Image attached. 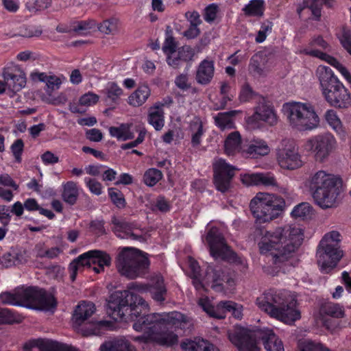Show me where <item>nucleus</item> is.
Returning <instances> with one entry per match:
<instances>
[{
    "label": "nucleus",
    "instance_id": "nucleus-1",
    "mask_svg": "<svg viewBox=\"0 0 351 351\" xmlns=\"http://www.w3.org/2000/svg\"><path fill=\"white\" fill-rule=\"evenodd\" d=\"M303 240V230L296 226L278 227L267 232L258 243L260 252L271 257L276 265L293 256Z\"/></svg>",
    "mask_w": 351,
    "mask_h": 351
},
{
    "label": "nucleus",
    "instance_id": "nucleus-2",
    "mask_svg": "<svg viewBox=\"0 0 351 351\" xmlns=\"http://www.w3.org/2000/svg\"><path fill=\"white\" fill-rule=\"evenodd\" d=\"M149 284L131 282L128 290L112 293L108 301L107 313L114 320L132 319L143 310L148 308V304L136 293L149 291Z\"/></svg>",
    "mask_w": 351,
    "mask_h": 351
},
{
    "label": "nucleus",
    "instance_id": "nucleus-3",
    "mask_svg": "<svg viewBox=\"0 0 351 351\" xmlns=\"http://www.w3.org/2000/svg\"><path fill=\"white\" fill-rule=\"evenodd\" d=\"M258 308L284 323L292 324L301 317L296 295L288 290H269L257 298Z\"/></svg>",
    "mask_w": 351,
    "mask_h": 351
},
{
    "label": "nucleus",
    "instance_id": "nucleus-4",
    "mask_svg": "<svg viewBox=\"0 0 351 351\" xmlns=\"http://www.w3.org/2000/svg\"><path fill=\"white\" fill-rule=\"evenodd\" d=\"M228 339L239 351H261L260 340L267 351H285L282 341L269 328L251 330L237 326L228 332Z\"/></svg>",
    "mask_w": 351,
    "mask_h": 351
},
{
    "label": "nucleus",
    "instance_id": "nucleus-5",
    "mask_svg": "<svg viewBox=\"0 0 351 351\" xmlns=\"http://www.w3.org/2000/svg\"><path fill=\"white\" fill-rule=\"evenodd\" d=\"M336 177L326 171L319 170L311 174L305 182L313 194L316 204L322 208L334 206L339 195Z\"/></svg>",
    "mask_w": 351,
    "mask_h": 351
},
{
    "label": "nucleus",
    "instance_id": "nucleus-6",
    "mask_svg": "<svg viewBox=\"0 0 351 351\" xmlns=\"http://www.w3.org/2000/svg\"><path fill=\"white\" fill-rule=\"evenodd\" d=\"M282 112L289 127L296 130H315L320 125V118L313 105L306 102L285 103Z\"/></svg>",
    "mask_w": 351,
    "mask_h": 351
},
{
    "label": "nucleus",
    "instance_id": "nucleus-7",
    "mask_svg": "<svg viewBox=\"0 0 351 351\" xmlns=\"http://www.w3.org/2000/svg\"><path fill=\"white\" fill-rule=\"evenodd\" d=\"M147 310H143L136 317L128 319H121V321L128 322L134 321L133 328L137 332H143L152 339L154 333L157 330H161L166 327L167 324H173L178 327L187 326V319L185 315L178 311H172L168 313H152L147 315L141 316Z\"/></svg>",
    "mask_w": 351,
    "mask_h": 351
},
{
    "label": "nucleus",
    "instance_id": "nucleus-8",
    "mask_svg": "<svg viewBox=\"0 0 351 351\" xmlns=\"http://www.w3.org/2000/svg\"><path fill=\"white\" fill-rule=\"evenodd\" d=\"M317 73L326 100L332 106L346 107L350 103V95L332 69L328 66H320Z\"/></svg>",
    "mask_w": 351,
    "mask_h": 351
},
{
    "label": "nucleus",
    "instance_id": "nucleus-9",
    "mask_svg": "<svg viewBox=\"0 0 351 351\" xmlns=\"http://www.w3.org/2000/svg\"><path fill=\"white\" fill-rule=\"evenodd\" d=\"M285 205V200L279 196L259 193L251 200L250 207L256 221L262 223L278 217Z\"/></svg>",
    "mask_w": 351,
    "mask_h": 351
},
{
    "label": "nucleus",
    "instance_id": "nucleus-10",
    "mask_svg": "<svg viewBox=\"0 0 351 351\" xmlns=\"http://www.w3.org/2000/svg\"><path fill=\"white\" fill-rule=\"evenodd\" d=\"M149 266L147 256L140 251L126 247L118 255L116 267L119 273L130 279H134L144 275Z\"/></svg>",
    "mask_w": 351,
    "mask_h": 351
},
{
    "label": "nucleus",
    "instance_id": "nucleus-11",
    "mask_svg": "<svg viewBox=\"0 0 351 351\" xmlns=\"http://www.w3.org/2000/svg\"><path fill=\"white\" fill-rule=\"evenodd\" d=\"M111 261V257L106 252L97 250L88 251L80 255L69 264L70 278L72 281H74L77 271L85 267L92 269L96 274L103 272L104 267L110 265Z\"/></svg>",
    "mask_w": 351,
    "mask_h": 351
},
{
    "label": "nucleus",
    "instance_id": "nucleus-12",
    "mask_svg": "<svg viewBox=\"0 0 351 351\" xmlns=\"http://www.w3.org/2000/svg\"><path fill=\"white\" fill-rule=\"evenodd\" d=\"M210 249V255L215 259L227 260L241 266V270L245 271L247 263L245 258L239 256L225 243L224 239L218 228L213 227L208 232L205 238Z\"/></svg>",
    "mask_w": 351,
    "mask_h": 351
},
{
    "label": "nucleus",
    "instance_id": "nucleus-13",
    "mask_svg": "<svg viewBox=\"0 0 351 351\" xmlns=\"http://www.w3.org/2000/svg\"><path fill=\"white\" fill-rule=\"evenodd\" d=\"M224 283L232 287L234 285V280L225 275L219 267L211 265L207 267L202 280H201L200 276H193V284L197 290L204 288L205 286H209L215 291L221 292L223 290Z\"/></svg>",
    "mask_w": 351,
    "mask_h": 351
},
{
    "label": "nucleus",
    "instance_id": "nucleus-14",
    "mask_svg": "<svg viewBox=\"0 0 351 351\" xmlns=\"http://www.w3.org/2000/svg\"><path fill=\"white\" fill-rule=\"evenodd\" d=\"M277 160L279 165L286 169H295L302 165L301 156L293 140L284 139L277 150Z\"/></svg>",
    "mask_w": 351,
    "mask_h": 351
},
{
    "label": "nucleus",
    "instance_id": "nucleus-15",
    "mask_svg": "<svg viewBox=\"0 0 351 351\" xmlns=\"http://www.w3.org/2000/svg\"><path fill=\"white\" fill-rule=\"evenodd\" d=\"M337 142L331 134L319 135L315 138L308 140L304 145L308 152L315 154L316 160L323 162L336 148Z\"/></svg>",
    "mask_w": 351,
    "mask_h": 351
},
{
    "label": "nucleus",
    "instance_id": "nucleus-16",
    "mask_svg": "<svg viewBox=\"0 0 351 351\" xmlns=\"http://www.w3.org/2000/svg\"><path fill=\"white\" fill-rule=\"evenodd\" d=\"M213 170L217 189L222 193L227 192L231 186V180L237 168L227 163L224 159L219 158L213 162Z\"/></svg>",
    "mask_w": 351,
    "mask_h": 351
},
{
    "label": "nucleus",
    "instance_id": "nucleus-17",
    "mask_svg": "<svg viewBox=\"0 0 351 351\" xmlns=\"http://www.w3.org/2000/svg\"><path fill=\"white\" fill-rule=\"evenodd\" d=\"M261 120L270 125H274L278 121V117L273 107L265 101L261 103L256 108L254 114L246 119L247 129H258L261 125Z\"/></svg>",
    "mask_w": 351,
    "mask_h": 351
},
{
    "label": "nucleus",
    "instance_id": "nucleus-18",
    "mask_svg": "<svg viewBox=\"0 0 351 351\" xmlns=\"http://www.w3.org/2000/svg\"><path fill=\"white\" fill-rule=\"evenodd\" d=\"M342 256V251H335L320 246L317 247V261L324 273H328L335 267Z\"/></svg>",
    "mask_w": 351,
    "mask_h": 351
},
{
    "label": "nucleus",
    "instance_id": "nucleus-19",
    "mask_svg": "<svg viewBox=\"0 0 351 351\" xmlns=\"http://www.w3.org/2000/svg\"><path fill=\"white\" fill-rule=\"evenodd\" d=\"M187 319L188 323L186 327H178L173 324H167L165 328L161 330H157L152 336V341H155L158 344L167 347H171L176 345L178 342V336L175 334L173 331L169 330L170 327H174L176 328L186 329L189 328L191 326V320L185 316Z\"/></svg>",
    "mask_w": 351,
    "mask_h": 351
},
{
    "label": "nucleus",
    "instance_id": "nucleus-20",
    "mask_svg": "<svg viewBox=\"0 0 351 351\" xmlns=\"http://www.w3.org/2000/svg\"><path fill=\"white\" fill-rule=\"evenodd\" d=\"M31 351H80L71 345L47 339H38L31 343Z\"/></svg>",
    "mask_w": 351,
    "mask_h": 351
},
{
    "label": "nucleus",
    "instance_id": "nucleus-21",
    "mask_svg": "<svg viewBox=\"0 0 351 351\" xmlns=\"http://www.w3.org/2000/svg\"><path fill=\"white\" fill-rule=\"evenodd\" d=\"M306 55L316 57L324 60L335 68L346 81L351 84V74L346 66L340 63L336 58L328 55L326 53L319 51L317 50H311L308 49H304Z\"/></svg>",
    "mask_w": 351,
    "mask_h": 351
},
{
    "label": "nucleus",
    "instance_id": "nucleus-22",
    "mask_svg": "<svg viewBox=\"0 0 351 351\" xmlns=\"http://www.w3.org/2000/svg\"><path fill=\"white\" fill-rule=\"evenodd\" d=\"M306 55L316 57L324 60L335 68L346 81L351 84V74L346 66L340 63L336 58L328 55L326 53L319 51L317 50H311L308 49H304Z\"/></svg>",
    "mask_w": 351,
    "mask_h": 351
},
{
    "label": "nucleus",
    "instance_id": "nucleus-23",
    "mask_svg": "<svg viewBox=\"0 0 351 351\" xmlns=\"http://www.w3.org/2000/svg\"><path fill=\"white\" fill-rule=\"evenodd\" d=\"M241 180L247 186L263 185L269 186L277 185L274 176L268 173H245L241 176Z\"/></svg>",
    "mask_w": 351,
    "mask_h": 351
},
{
    "label": "nucleus",
    "instance_id": "nucleus-24",
    "mask_svg": "<svg viewBox=\"0 0 351 351\" xmlns=\"http://www.w3.org/2000/svg\"><path fill=\"white\" fill-rule=\"evenodd\" d=\"M100 351H137L129 339L124 336L117 337L103 343Z\"/></svg>",
    "mask_w": 351,
    "mask_h": 351
},
{
    "label": "nucleus",
    "instance_id": "nucleus-25",
    "mask_svg": "<svg viewBox=\"0 0 351 351\" xmlns=\"http://www.w3.org/2000/svg\"><path fill=\"white\" fill-rule=\"evenodd\" d=\"M99 98V95L94 93H86L80 97L78 102L70 103L69 110L75 114L84 113L88 107L97 103Z\"/></svg>",
    "mask_w": 351,
    "mask_h": 351
},
{
    "label": "nucleus",
    "instance_id": "nucleus-26",
    "mask_svg": "<svg viewBox=\"0 0 351 351\" xmlns=\"http://www.w3.org/2000/svg\"><path fill=\"white\" fill-rule=\"evenodd\" d=\"M3 77L7 86L13 91L21 90L26 84L25 73L20 69H16L15 73L5 70L3 72Z\"/></svg>",
    "mask_w": 351,
    "mask_h": 351
},
{
    "label": "nucleus",
    "instance_id": "nucleus-27",
    "mask_svg": "<svg viewBox=\"0 0 351 351\" xmlns=\"http://www.w3.org/2000/svg\"><path fill=\"white\" fill-rule=\"evenodd\" d=\"M112 223L113 225L112 230L118 237L133 240H138L141 238L132 232V224L126 221L114 217L112 219Z\"/></svg>",
    "mask_w": 351,
    "mask_h": 351
},
{
    "label": "nucleus",
    "instance_id": "nucleus-28",
    "mask_svg": "<svg viewBox=\"0 0 351 351\" xmlns=\"http://www.w3.org/2000/svg\"><path fill=\"white\" fill-rule=\"evenodd\" d=\"M149 292L155 301L162 302L165 300L167 291L162 276L157 274L152 277Z\"/></svg>",
    "mask_w": 351,
    "mask_h": 351
},
{
    "label": "nucleus",
    "instance_id": "nucleus-29",
    "mask_svg": "<svg viewBox=\"0 0 351 351\" xmlns=\"http://www.w3.org/2000/svg\"><path fill=\"white\" fill-rule=\"evenodd\" d=\"M215 73L214 62L209 59L202 60L199 64L196 72V80L201 84H208Z\"/></svg>",
    "mask_w": 351,
    "mask_h": 351
},
{
    "label": "nucleus",
    "instance_id": "nucleus-30",
    "mask_svg": "<svg viewBox=\"0 0 351 351\" xmlns=\"http://www.w3.org/2000/svg\"><path fill=\"white\" fill-rule=\"evenodd\" d=\"M36 295L32 308L49 311L56 308V302L51 293L38 289Z\"/></svg>",
    "mask_w": 351,
    "mask_h": 351
},
{
    "label": "nucleus",
    "instance_id": "nucleus-31",
    "mask_svg": "<svg viewBox=\"0 0 351 351\" xmlns=\"http://www.w3.org/2000/svg\"><path fill=\"white\" fill-rule=\"evenodd\" d=\"M199 304L203 308L210 316L217 318L223 319L227 312V304H231L228 301L219 302L216 306H212L206 298H201L199 300Z\"/></svg>",
    "mask_w": 351,
    "mask_h": 351
},
{
    "label": "nucleus",
    "instance_id": "nucleus-32",
    "mask_svg": "<svg viewBox=\"0 0 351 351\" xmlns=\"http://www.w3.org/2000/svg\"><path fill=\"white\" fill-rule=\"evenodd\" d=\"M38 290L36 287L16 288L17 306L32 308Z\"/></svg>",
    "mask_w": 351,
    "mask_h": 351
},
{
    "label": "nucleus",
    "instance_id": "nucleus-33",
    "mask_svg": "<svg viewBox=\"0 0 351 351\" xmlns=\"http://www.w3.org/2000/svg\"><path fill=\"white\" fill-rule=\"evenodd\" d=\"M163 104H156L150 108L148 114V122L157 130H161L165 124Z\"/></svg>",
    "mask_w": 351,
    "mask_h": 351
},
{
    "label": "nucleus",
    "instance_id": "nucleus-34",
    "mask_svg": "<svg viewBox=\"0 0 351 351\" xmlns=\"http://www.w3.org/2000/svg\"><path fill=\"white\" fill-rule=\"evenodd\" d=\"M193 55L192 49L189 46H184L178 48V50L167 53V61L169 65L177 67L182 61L191 59Z\"/></svg>",
    "mask_w": 351,
    "mask_h": 351
},
{
    "label": "nucleus",
    "instance_id": "nucleus-35",
    "mask_svg": "<svg viewBox=\"0 0 351 351\" xmlns=\"http://www.w3.org/2000/svg\"><path fill=\"white\" fill-rule=\"evenodd\" d=\"M95 312V306L90 302H82L76 307L73 314V321L81 325Z\"/></svg>",
    "mask_w": 351,
    "mask_h": 351
},
{
    "label": "nucleus",
    "instance_id": "nucleus-36",
    "mask_svg": "<svg viewBox=\"0 0 351 351\" xmlns=\"http://www.w3.org/2000/svg\"><path fill=\"white\" fill-rule=\"evenodd\" d=\"M112 322L101 320L88 323L80 328V332L84 336L100 335L105 330L110 329Z\"/></svg>",
    "mask_w": 351,
    "mask_h": 351
},
{
    "label": "nucleus",
    "instance_id": "nucleus-37",
    "mask_svg": "<svg viewBox=\"0 0 351 351\" xmlns=\"http://www.w3.org/2000/svg\"><path fill=\"white\" fill-rule=\"evenodd\" d=\"M269 152L270 149L267 143L260 139L251 141L246 149L243 148V152L252 158H256L259 156H265L268 154Z\"/></svg>",
    "mask_w": 351,
    "mask_h": 351
},
{
    "label": "nucleus",
    "instance_id": "nucleus-38",
    "mask_svg": "<svg viewBox=\"0 0 351 351\" xmlns=\"http://www.w3.org/2000/svg\"><path fill=\"white\" fill-rule=\"evenodd\" d=\"M151 90L147 85H141L128 98V103L134 107L142 106L149 98Z\"/></svg>",
    "mask_w": 351,
    "mask_h": 351
},
{
    "label": "nucleus",
    "instance_id": "nucleus-39",
    "mask_svg": "<svg viewBox=\"0 0 351 351\" xmlns=\"http://www.w3.org/2000/svg\"><path fill=\"white\" fill-rule=\"evenodd\" d=\"M30 76L33 80L45 82L48 88L52 90L59 89L63 81L65 80L63 77L47 75L46 73L40 72H32Z\"/></svg>",
    "mask_w": 351,
    "mask_h": 351
},
{
    "label": "nucleus",
    "instance_id": "nucleus-40",
    "mask_svg": "<svg viewBox=\"0 0 351 351\" xmlns=\"http://www.w3.org/2000/svg\"><path fill=\"white\" fill-rule=\"evenodd\" d=\"M268 67L267 56L264 52H258L251 58L249 69L254 74L263 75Z\"/></svg>",
    "mask_w": 351,
    "mask_h": 351
},
{
    "label": "nucleus",
    "instance_id": "nucleus-41",
    "mask_svg": "<svg viewBox=\"0 0 351 351\" xmlns=\"http://www.w3.org/2000/svg\"><path fill=\"white\" fill-rule=\"evenodd\" d=\"M341 241V236L340 233L338 231L332 230L324 235L318 246L335 251H341L339 249Z\"/></svg>",
    "mask_w": 351,
    "mask_h": 351
},
{
    "label": "nucleus",
    "instance_id": "nucleus-42",
    "mask_svg": "<svg viewBox=\"0 0 351 351\" xmlns=\"http://www.w3.org/2000/svg\"><path fill=\"white\" fill-rule=\"evenodd\" d=\"M240 133H230L224 141V151L227 155H233L241 149Z\"/></svg>",
    "mask_w": 351,
    "mask_h": 351
},
{
    "label": "nucleus",
    "instance_id": "nucleus-43",
    "mask_svg": "<svg viewBox=\"0 0 351 351\" xmlns=\"http://www.w3.org/2000/svg\"><path fill=\"white\" fill-rule=\"evenodd\" d=\"M78 195V189L76 183L69 181L63 184L62 196L66 203L73 205L77 201Z\"/></svg>",
    "mask_w": 351,
    "mask_h": 351
},
{
    "label": "nucleus",
    "instance_id": "nucleus-44",
    "mask_svg": "<svg viewBox=\"0 0 351 351\" xmlns=\"http://www.w3.org/2000/svg\"><path fill=\"white\" fill-rule=\"evenodd\" d=\"M320 313L335 318H342L345 315L343 306L339 304L332 302H328L322 305Z\"/></svg>",
    "mask_w": 351,
    "mask_h": 351
},
{
    "label": "nucleus",
    "instance_id": "nucleus-45",
    "mask_svg": "<svg viewBox=\"0 0 351 351\" xmlns=\"http://www.w3.org/2000/svg\"><path fill=\"white\" fill-rule=\"evenodd\" d=\"M237 113L233 110L228 112L218 113L215 117V123L220 130H230L233 128L232 117Z\"/></svg>",
    "mask_w": 351,
    "mask_h": 351
},
{
    "label": "nucleus",
    "instance_id": "nucleus-46",
    "mask_svg": "<svg viewBox=\"0 0 351 351\" xmlns=\"http://www.w3.org/2000/svg\"><path fill=\"white\" fill-rule=\"evenodd\" d=\"M102 93L105 95L106 101L116 102L123 95V90L115 82H110L106 85Z\"/></svg>",
    "mask_w": 351,
    "mask_h": 351
},
{
    "label": "nucleus",
    "instance_id": "nucleus-47",
    "mask_svg": "<svg viewBox=\"0 0 351 351\" xmlns=\"http://www.w3.org/2000/svg\"><path fill=\"white\" fill-rule=\"evenodd\" d=\"M313 213V208L308 203L303 202L295 206L291 211V215L294 218L302 219L311 217Z\"/></svg>",
    "mask_w": 351,
    "mask_h": 351
},
{
    "label": "nucleus",
    "instance_id": "nucleus-48",
    "mask_svg": "<svg viewBox=\"0 0 351 351\" xmlns=\"http://www.w3.org/2000/svg\"><path fill=\"white\" fill-rule=\"evenodd\" d=\"M162 178V172L155 168L147 169L143 176V182L148 186H155Z\"/></svg>",
    "mask_w": 351,
    "mask_h": 351
},
{
    "label": "nucleus",
    "instance_id": "nucleus-49",
    "mask_svg": "<svg viewBox=\"0 0 351 351\" xmlns=\"http://www.w3.org/2000/svg\"><path fill=\"white\" fill-rule=\"evenodd\" d=\"M263 0H252L243 10L247 15L261 16L263 13Z\"/></svg>",
    "mask_w": 351,
    "mask_h": 351
},
{
    "label": "nucleus",
    "instance_id": "nucleus-50",
    "mask_svg": "<svg viewBox=\"0 0 351 351\" xmlns=\"http://www.w3.org/2000/svg\"><path fill=\"white\" fill-rule=\"evenodd\" d=\"M187 351H219V350L204 339H198L189 343Z\"/></svg>",
    "mask_w": 351,
    "mask_h": 351
},
{
    "label": "nucleus",
    "instance_id": "nucleus-51",
    "mask_svg": "<svg viewBox=\"0 0 351 351\" xmlns=\"http://www.w3.org/2000/svg\"><path fill=\"white\" fill-rule=\"evenodd\" d=\"M323 2L328 5H331L329 3V0H304V7L301 9H298V11L300 13L302 9L304 8H308L311 10L313 14L315 17L318 18L321 15L320 5Z\"/></svg>",
    "mask_w": 351,
    "mask_h": 351
},
{
    "label": "nucleus",
    "instance_id": "nucleus-52",
    "mask_svg": "<svg viewBox=\"0 0 351 351\" xmlns=\"http://www.w3.org/2000/svg\"><path fill=\"white\" fill-rule=\"evenodd\" d=\"M118 21L110 19L103 21L98 27L99 30L105 34H114L118 30Z\"/></svg>",
    "mask_w": 351,
    "mask_h": 351
},
{
    "label": "nucleus",
    "instance_id": "nucleus-53",
    "mask_svg": "<svg viewBox=\"0 0 351 351\" xmlns=\"http://www.w3.org/2000/svg\"><path fill=\"white\" fill-rule=\"evenodd\" d=\"M325 119L332 130H338L341 128V122L334 110H327L325 113Z\"/></svg>",
    "mask_w": 351,
    "mask_h": 351
},
{
    "label": "nucleus",
    "instance_id": "nucleus-54",
    "mask_svg": "<svg viewBox=\"0 0 351 351\" xmlns=\"http://www.w3.org/2000/svg\"><path fill=\"white\" fill-rule=\"evenodd\" d=\"M19 321L18 316L8 308H0V324H12Z\"/></svg>",
    "mask_w": 351,
    "mask_h": 351
},
{
    "label": "nucleus",
    "instance_id": "nucleus-55",
    "mask_svg": "<svg viewBox=\"0 0 351 351\" xmlns=\"http://www.w3.org/2000/svg\"><path fill=\"white\" fill-rule=\"evenodd\" d=\"M96 26L95 21H80L74 27V31L79 35H86Z\"/></svg>",
    "mask_w": 351,
    "mask_h": 351
},
{
    "label": "nucleus",
    "instance_id": "nucleus-56",
    "mask_svg": "<svg viewBox=\"0 0 351 351\" xmlns=\"http://www.w3.org/2000/svg\"><path fill=\"white\" fill-rule=\"evenodd\" d=\"M108 194L112 202L119 208H123L125 201L121 191L114 188L108 189Z\"/></svg>",
    "mask_w": 351,
    "mask_h": 351
},
{
    "label": "nucleus",
    "instance_id": "nucleus-57",
    "mask_svg": "<svg viewBox=\"0 0 351 351\" xmlns=\"http://www.w3.org/2000/svg\"><path fill=\"white\" fill-rule=\"evenodd\" d=\"M316 47L326 49L328 47V45L321 36L313 37L309 42L308 46L304 47L300 52L306 54L304 52V49L317 50V49H315ZM317 51H320L319 49H317Z\"/></svg>",
    "mask_w": 351,
    "mask_h": 351
},
{
    "label": "nucleus",
    "instance_id": "nucleus-58",
    "mask_svg": "<svg viewBox=\"0 0 351 351\" xmlns=\"http://www.w3.org/2000/svg\"><path fill=\"white\" fill-rule=\"evenodd\" d=\"M271 29L272 24L271 22L265 21L263 23L256 37V41L258 43H263L266 39L267 36L271 33Z\"/></svg>",
    "mask_w": 351,
    "mask_h": 351
},
{
    "label": "nucleus",
    "instance_id": "nucleus-59",
    "mask_svg": "<svg viewBox=\"0 0 351 351\" xmlns=\"http://www.w3.org/2000/svg\"><path fill=\"white\" fill-rule=\"evenodd\" d=\"M0 300L3 304L17 306L16 289L12 292H3L1 293Z\"/></svg>",
    "mask_w": 351,
    "mask_h": 351
},
{
    "label": "nucleus",
    "instance_id": "nucleus-60",
    "mask_svg": "<svg viewBox=\"0 0 351 351\" xmlns=\"http://www.w3.org/2000/svg\"><path fill=\"white\" fill-rule=\"evenodd\" d=\"M84 182L92 193L96 195H99L101 194L102 186L99 182H98L95 179L90 178H85Z\"/></svg>",
    "mask_w": 351,
    "mask_h": 351
},
{
    "label": "nucleus",
    "instance_id": "nucleus-61",
    "mask_svg": "<svg viewBox=\"0 0 351 351\" xmlns=\"http://www.w3.org/2000/svg\"><path fill=\"white\" fill-rule=\"evenodd\" d=\"M24 144L21 139H18L11 145V150L17 162H21V154L23 151Z\"/></svg>",
    "mask_w": 351,
    "mask_h": 351
},
{
    "label": "nucleus",
    "instance_id": "nucleus-62",
    "mask_svg": "<svg viewBox=\"0 0 351 351\" xmlns=\"http://www.w3.org/2000/svg\"><path fill=\"white\" fill-rule=\"evenodd\" d=\"M230 90V86L227 83H222L221 85V94L222 95V101L217 107V108H223L228 101H230L233 95L229 94Z\"/></svg>",
    "mask_w": 351,
    "mask_h": 351
},
{
    "label": "nucleus",
    "instance_id": "nucleus-63",
    "mask_svg": "<svg viewBox=\"0 0 351 351\" xmlns=\"http://www.w3.org/2000/svg\"><path fill=\"white\" fill-rule=\"evenodd\" d=\"M339 40L343 48L351 56V34L348 30H343L339 36Z\"/></svg>",
    "mask_w": 351,
    "mask_h": 351
},
{
    "label": "nucleus",
    "instance_id": "nucleus-64",
    "mask_svg": "<svg viewBox=\"0 0 351 351\" xmlns=\"http://www.w3.org/2000/svg\"><path fill=\"white\" fill-rule=\"evenodd\" d=\"M154 206L161 213H167L171 209L170 202L162 196H159L157 197Z\"/></svg>",
    "mask_w": 351,
    "mask_h": 351
}]
</instances>
